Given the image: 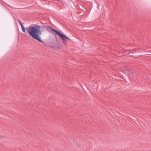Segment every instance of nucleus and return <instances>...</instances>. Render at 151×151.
Masks as SVG:
<instances>
[{"label":"nucleus","mask_w":151,"mask_h":151,"mask_svg":"<svg viewBox=\"0 0 151 151\" xmlns=\"http://www.w3.org/2000/svg\"><path fill=\"white\" fill-rule=\"evenodd\" d=\"M17 21L20 25L22 31L24 33L26 32L25 29H27L28 33L30 37L38 41L44 43L41 37L42 31L40 30L41 28L40 26L37 25H33L32 24L28 27L25 28L20 20H18Z\"/></svg>","instance_id":"f257e3e1"},{"label":"nucleus","mask_w":151,"mask_h":151,"mask_svg":"<svg viewBox=\"0 0 151 151\" xmlns=\"http://www.w3.org/2000/svg\"><path fill=\"white\" fill-rule=\"evenodd\" d=\"M17 21L20 25L22 31L24 33L26 32L25 29H27L28 33L30 37L38 41L44 43L41 37L42 31L40 30L41 28L40 26L37 25H33L32 24L28 27L25 28L20 20H18Z\"/></svg>","instance_id":"f03ea898"},{"label":"nucleus","mask_w":151,"mask_h":151,"mask_svg":"<svg viewBox=\"0 0 151 151\" xmlns=\"http://www.w3.org/2000/svg\"><path fill=\"white\" fill-rule=\"evenodd\" d=\"M46 29L47 30L50 32V31H51L52 32V33L54 34H56L58 35V36H59L60 38L62 40L63 43L65 44L66 45L67 43V40H70V39L63 35L61 32L58 31L57 30H56L51 27L49 26H46Z\"/></svg>","instance_id":"7ed1b4c3"},{"label":"nucleus","mask_w":151,"mask_h":151,"mask_svg":"<svg viewBox=\"0 0 151 151\" xmlns=\"http://www.w3.org/2000/svg\"><path fill=\"white\" fill-rule=\"evenodd\" d=\"M128 74H129L130 75H133V74L134 73L130 71H128L127 72Z\"/></svg>","instance_id":"20e7f679"},{"label":"nucleus","mask_w":151,"mask_h":151,"mask_svg":"<svg viewBox=\"0 0 151 151\" xmlns=\"http://www.w3.org/2000/svg\"><path fill=\"white\" fill-rule=\"evenodd\" d=\"M131 53L132 54H133V53H134V52H131Z\"/></svg>","instance_id":"39448f33"}]
</instances>
